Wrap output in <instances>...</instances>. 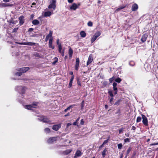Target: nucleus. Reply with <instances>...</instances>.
<instances>
[{
  "instance_id": "obj_1",
  "label": "nucleus",
  "mask_w": 158,
  "mask_h": 158,
  "mask_svg": "<svg viewBox=\"0 0 158 158\" xmlns=\"http://www.w3.org/2000/svg\"><path fill=\"white\" fill-rule=\"evenodd\" d=\"M29 69L28 67L22 68L18 69V72L15 73V75L18 76H20L22 75V73H25Z\"/></svg>"
},
{
  "instance_id": "obj_2",
  "label": "nucleus",
  "mask_w": 158,
  "mask_h": 158,
  "mask_svg": "<svg viewBox=\"0 0 158 158\" xmlns=\"http://www.w3.org/2000/svg\"><path fill=\"white\" fill-rule=\"evenodd\" d=\"M56 0H51L50 4L48 6V8L49 9H52L53 11L55 10L56 7Z\"/></svg>"
},
{
  "instance_id": "obj_3",
  "label": "nucleus",
  "mask_w": 158,
  "mask_h": 158,
  "mask_svg": "<svg viewBox=\"0 0 158 158\" xmlns=\"http://www.w3.org/2000/svg\"><path fill=\"white\" fill-rule=\"evenodd\" d=\"M101 33L99 31H98L95 33L91 39V42L93 43L101 35Z\"/></svg>"
},
{
  "instance_id": "obj_4",
  "label": "nucleus",
  "mask_w": 158,
  "mask_h": 158,
  "mask_svg": "<svg viewBox=\"0 0 158 158\" xmlns=\"http://www.w3.org/2000/svg\"><path fill=\"white\" fill-rule=\"evenodd\" d=\"M37 104L36 103L32 104L31 105H27L24 106V108L29 110H33V108H36Z\"/></svg>"
},
{
  "instance_id": "obj_5",
  "label": "nucleus",
  "mask_w": 158,
  "mask_h": 158,
  "mask_svg": "<svg viewBox=\"0 0 158 158\" xmlns=\"http://www.w3.org/2000/svg\"><path fill=\"white\" fill-rule=\"evenodd\" d=\"M80 5V3L78 4L75 3H73L70 7V9L71 10H75L77 8H78L79 6Z\"/></svg>"
},
{
  "instance_id": "obj_6",
  "label": "nucleus",
  "mask_w": 158,
  "mask_h": 158,
  "mask_svg": "<svg viewBox=\"0 0 158 158\" xmlns=\"http://www.w3.org/2000/svg\"><path fill=\"white\" fill-rule=\"evenodd\" d=\"M142 118L143 119L142 122L143 124L145 126L148 125V121L147 118L144 115L142 114Z\"/></svg>"
},
{
  "instance_id": "obj_7",
  "label": "nucleus",
  "mask_w": 158,
  "mask_h": 158,
  "mask_svg": "<svg viewBox=\"0 0 158 158\" xmlns=\"http://www.w3.org/2000/svg\"><path fill=\"white\" fill-rule=\"evenodd\" d=\"M40 119L41 121L44 122L51 124L50 123V121L49 120V119H48V118H46L44 117V116H43L42 117H41L40 118Z\"/></svg>"
},
{
  "instance_id": "obj_8",
  "label": "nucleus",
  "mask_w": 158,
  "mask_h": 158,
  "mask_svg": "<svg viewBox=\"0 0 158 158\" xmlns=\"http://www.w3.org/2000/svg\"><path fill=\"white\" fill-rule=\"evenodd\" d=\"M56 140V138L55 137H51L48 139L47 142L49 143H52L54 142Z\"/></svg>"
},
{
  "instance_id": "obj_9",
  "label": "nucleus",
  "mask_w": 158,
  "mask_h": 158,
  "mask_svg": "<svg viewBox=\"0 0 158 158\" xmlns=\"http://www.w3.org/2000/svg\"><path fill=\"white\" fill-rule=\"evenodd\" d=\"M18 44L21 45L30 46L34 45L35 44V43L32 42H23L21 43H18Z\"/></svg>"
},
{
  "instance_id": "obj_10",
  "label": "nucleus",
  "mask_w": 158,
  "mask_h": 158,
  "mask_svg": "<svg viewBox=\"0 0 158 158\" xmlns=\"http://www.w3.org/2000/svg\"><path fill=\"white\" fill-rule=\"evenodd\" d=\"M26 88L25 87H23L22 86H19L18 87L17 90L20 93H23L24 91L26 90Z\"/></svg>"
},
{
  "instance_id": "obj_11",
  "label": "nucleus",
  "mask_w": 158,
  "mask_h": 158,
  "mask_svg": "<svg viewBox=\"0 0 158 158\" xmlns=\"http://www.w3.org/2000/svg\"><path fill=\"white\" fill-rule=\"evenodd\" d=\"M61 127V125L60 124H59L57 125H53L52 126V129L56 131H58L59 129Z\"/></svg>"
},
{
  "instance_id": "obj_12",
  "label": "nucleus",
  "mask_w": 158,
  "mask_h": 158,
  "mask_svg": "<svg viewBox=\"0 0 158 158\" xmlns=\"http://www.w3.org/2000/svg\"><path fill=\"white\" fill-rule=\"evenodd\" d=\"M93 60V57L91 55H90L89 57L88 60L87 62V65L90 64L92 63Z\"/></svg>"
},
{
  "instance_id": "obj_13",
  "label": "nucleus",
  "mask_w": 158,
  "mask_h": 158,
  "mask_svg": "<svg viewBox=\"0 0 158 158\" xmlns=\"http://www.w3.org/2000/svg\"><path fill=\"white\" fill-rule=\"evenodd\" d=\"M53 38H51L49 39V44H48V45L49 47L50 48H52V49H54V46L52 45V42L53 40Z\"/></svg>"
},
{
  "instance_id": "obj_14",
  "label": "nucleus",
  "mask_w": 158,
  "mask_h": 158,
  "mask_svg": "<svg viewBox=\"0 0 158 158\" xmlns=\"http://www.w3.org/2000/svg\"><path fill=\"white\" fill-rule=\"evenodd\" d=\"M53 14V10L51 11H46L44 12V15L45 17L49 16Z\"/></svg>"
},
{
  "instance_id": "obj_15",
  "label": "nucleus",
  "mask_w": 158,
  "mask_h": 158,
  "mask_svg": "<svg viewBox=\"0 0 158 158\" xmlns=\"http://www.w3.org/2000/svg\"><path fill=\"white\" fill-rule=\"evenodd\" d=\"M79 58H77L76 59L75 68V69L76 70L78 69V68L79 64Z\"/></svg>"
},
{
  "instance_id": "obj_16",
  "label": "nucleus",
  "mask_w": 158,
  "mask_h": 158,
  "mask_svg": "<svg viewBox=\"0 0 158 158\" xmlns=\"http://www.w3.org/2000/svg\"><path fill=\"white\" fill-rule=\"evenodd\" d=\"M0 6L1 7H6L12 6H13V4H8L3 3L0 4Z\"/></svg>"
},
{
  "instance_id": "obj_17",
  "label": "nucleus",
  "mask_w": 158,
  "mask_h": 158,
  "mask_svg": "<svg viewBox=\"0 0 158 158\" xmlns=\"http://www.w3.org/2000/svg\"><path fill=\"white\" fill-rule=\"evenodd\" d=\"M138 8V6L136 4H134L131 8V10L133 11H135Z\"/></svg>"
},
{
  "instance_id": "obj_18",
  "label": "nucleus",
  "mask_w": 158,
  "mask_h": 158,
  "mask_svg": "<svg viewBox=\"0 0 158 158\" xmlns=\"http://www.w3.org/2000/svg\"><path fill=\"white\" fill-rule=\"evenodd\" d=\"M19 24L20 25H21L24 23L23 16H21L19 17Z\"/></svg>"
},
{
  "instance_id": "obj_19",
  "label": "nucleus",
  "mask_w": 158,
  "mask_h": 158,
  "mask_svg": "<svg viewBox=\"0 0 158 158\" xmlns=\"http://www.w3.org/2000/svg\"><path fill=\"white\" fill-rule=\"evenodd\" d=\"M82 153L80 151L77 150L75 154L74 157L80 156L82 155Z\"/></svg>"
},
{
  "instance_id": "obj_20",
  "label": "nucleus",
  "mask_w": 158,
  "mask_h": 158,
  "mask_svg": "<svg viewBox=\"0 0 158 158\" xmlns=\"http://www.w3.org/2000/svg\"><path fill=\"white\" fill-rule=\"evenodd\" d=\"M148 37V35L146 34L143 35L141 39V40L143 42L145 41L146 40L147 38Z\"/></svg>"
},
{
  "instance_id": "obj_21",
  "label": "nucleus",
  "mask_w": 158,
  "mask_h": 158,
  "mask_svg": "<svg viewBox=\"0 0 158 158\" xmlns=\"http://www.w3.org/2000/svg\"><path fill=\"white\" fill-rule=\"evenodd\" d=\"M73 50L72 49L70 48L69 50V57L71 58L72 57V54H73Z\"/></svg>"
},
{
  "instance_id": "obj_22",
  "label": "nucleus",
  "mask_w": 158,
  "mask_h": 158,
  "mask_svg": "<svg viewBox=\"0 0 158 158\" xmlns=\"http://www.w3.org/2000/svg\"><path fill=\"white\" fill-rule=\"evenodd\" d=\"M52 33L51 31H50L49 33L46 36V37L49 39V38L50 39L51 38H52Z\"/></svg>"
},
{
  "instance_id": "obj_23",
  "label": "nucleus",
  "mask_w": 158,
  "mask_h": 158,
  "mask_svg": "<svg viewBox=\"0 0 158 158\" xmlns=\"http://www.w3.org/2000/svg\"><path fill=\"white\" fill-rule=\"evenodd\" d=\"M125 6H120L117 9L115 10V12L117 13L120 10L124 8L125 7Z\"/></svg>"
},
{
  "instance_id": "obj_24",
  "label": "nucleus",
  "mask_w": 158,
  "mask_h": 158,
  "mask_svg": "<svg viewBox=\"0 0 158 158\" xmlns=\"http://www.w3.org/2000/svg\"><path fill=\"white\" fill-rule=\"evenodd\" d=\"M32 23L34 25H36L39 23V22L36 19H35L32 21Z\"/></svg>"
},
{
  "instance_id": "obj_25",
  "label": "nucleus",
  "mask_w": 158,
  "mask_h": 158,
  "mask_svg": "<svg viewBox=\"0 0 158 158\" xmlns=\"http://www.w3.org/2000/svg\"><path fill=\"white\" fill-rule=\"evenodd\" d=\"M81 36V37H85L86 36V33L84 31H82L80 33Z\"/></svg>"
},
{
  "instance_id": "obj_26",
  "label": "nucleus",
  "mask_w": 158,
  "mask_h": 158,
  "mask_svg": "<svg viewBox=\"0 0 158 158\" xmlns=\"http://www.w3.org/2000/svg\"><path fill=\"white\" fill-rule=\"evenodd\" d=\"M72 150L71 149H69L67 150L64 152V153L65 155H67L70 153L72 151Z\"/></svg>"
},
{
  "instance_id": "obj_27",
  "label": "nucleus",
  "mask_w": 158,
  "mask_h": 158,
  "mask_svg": "<svg viewBox=\"0 0 158 158\" xmlns=\"http://www.w3.org/2000/svg\"><path fill=\"white\" fill-rule=\"evenodd\" d=\"M73 106L71 105L69 106L68 108H67L66 109H65L64 110V112H66L68 110H69L71 108H72L73 107Z\"/></svg>"
},
{
  "instance_id": "obj_28",
  "label": "nucleus",
  "mask_w": 158,
  "mask_h": 158,
  "mask_svg": "<svg viewBox=\"0 0 158 158\" xmlns=\"http://www.w3.org/2000/svg\"><path fill=\"white\" fill-rule=\"evenodd\" d=\"M44 131L46 133H49L50 130L48 128H46L44 129Z\"/></svg>"
},
{
  "instance_id": "obj_29",
  "label": "nucleus",
  "mask_w": 158,
  "mask_h": 158,
  "mask_svg": "<svg viewBox=\"0 0 158 158\" xmlns=\"http://www.w3.org/2000/svg\"><path fill=\"white\" fill-rule=\"evenodd\" d=\"M107 150L106 149H104L103 152H102V154L103 157H104L106 155V152Z\"/></svg>"
},
{
  "instance_id": "obj_30",
  "label": "nucleus",
  "mask_w": 158,
  "mask_h": 158,
  "mask_svg": "<svg viewBox=\"0 0 158 158\" xmlns=\"http://www.w3.org/2000/svg\"><path fill=\"white\" fill-rule=\"evenodd\" d=\"M54 60H55L53 62L52 64H55L56 62H57L58 61V58L57 57H55L54 58Z\"/></svg>"
},
{
  "instance_id": "obj_31",
  "label": "nucleus",
  "mask_w": 158,
  "mask_h": 158,
  "mask_svg": "<svg viewBox=\"0 0 158 158\" xmlns=\"http://www.w3.org/2000/svg\"><path fill=\"white\" fill-rule=\"evenodd\" d=\"M87 25L88 26L92 27L93 26V23L90 21H89L87 23Z\"/></svg>"
},
{
  "instance_id": "obj_32",
  "label": "nucleus",
  "mask_w": 158,
  "mask_h": 158,
  "mask_svg": "<svg viewBox=\"0 0 158 158\" xmlns=\"http://www.w3.org/2000/svg\"><path fill=\"white\" fill-rule=\"evenodd\" d=\"M122 143H119L118 144V149H121L122 148Z\"/></svg>"
},
{
  "instance_id": "obj_33",
  "label": "nucleus",
  "mask_w": 158,
  "mask_h": 158,
  "mask_svg": "<svg viewBox=\"0 0 158 158\" xmlns=\"http://www.w3.org/2000/svg\"><path fill=\"white\" fill-rule=\"evenodd\" d=\"M108 93H109L110 96L112 97L114 96V95H113V93H112V91H111V90H109L108 91Z\"/></svg>"
},
{
  "instance_id": "obj_34",
  "label": "nucleus",
  "mask_w": 158,
  "mask_h": 158,
  "mask_svg": "<svg viewBox=\"0 0 158 158\" xmlns=\"http://www.w3.org/2000/svg\"><path fill=\"white\" fill-rule=\"evenodd\" d=\"M141 118L140 117H138L137 118L136 120V122L138 123L141 121Z\"/></svg>"
},
{
  "instance_id": "obj_35",
  "label": "nucleus",
  "mask_w": 158,
  "mask_h": 158,
  "mask_svg": "<svg viewBox=\"0 0 158 158\" xmlns=\"http://www.w3.org/2000/svg\"><path fill=\"white\" fill-rule=\"evenodd\" d=\"M121 79L119 78H118L115 80V81L116 82L118 83H120L121 82Z\"/></svg>"
},
{
  "instance_id": "obj_36",
  "label": "nucleus",
  "mask_w": 158,
  "mask_h": 158,
  "mask_svg": "<svg viewBox=\"0 0 158 158\" xmlns=\"http://www.w3.org/2000/svg\"><path fill=\"white\" fill-rule=\"evenodd\" d=\"M131 148H129L128 149H127V155L126 157L127 156V155L131 151Z\"/></svg>"
},
{
  "instance_id": "obj_37",
  "label": "nucleus",
  "mask_w": 158,
  "mask_h": 158,
  "mask_svg": "<svg viewBox=\"0 0 158 158\" xmlns=\"http://www.w3.org/2000/svg\"><path fill=\"white\" fill-rule=\"evenodd\" d=\"M58 48H59V52L60 53H61L62 52V47L61 45H60L58 46Z\"/></svg>"
},
{
  "instance_id": "obj_38",
  "label": "nucleus",
  "mask_w": 158,
  "mask_h": 158,
  "mask_svg": "<svg viewBox=\"0 0 158 158\" xmlns=\"http://www.w3.org/2000/svg\"><path fill=\"white\" fill-rule=\"evenodd\" d=\"M124 142L125 143L129 142H130V139L128 138H126L124 139Z\"/></svg>"
},
{
  "instance_id": "obj_39",
  "label": "nucleus",
  "mask_w": 158,
  "mask_h": 158,
  "mask_svg": "<svg viewBox=\"0 0 158 158\" xmlns=\"http://www.w3.org/2000/svg\"><path fill=\"white\" fill-rule=\"evenodd\" d=\"M120 101H121L120 100H118L117 102H115L114 105H119V103Z\"/></svg>"
},
{
  "instance_id": "obj_40",
  "label": "nucleus",
  "mask_w": 158,
  "mask_h": 158,
  "mask_svg": "<svg viewBox=\"0 0 158 158\" xmlns=\"http://www.w3.org/2000/svg\"><path fill=\"white\" fill-rule=\"evenodd\" d=\"M73 82L72 81H70L69 85V87H71L72 86Z\"/></svg>"
},
{
  "instance_id": "obj_41",
  "label": "nucleus",
  "mask_w": 158,
  "mask_h": 158,
  "mask_svg": "<svg viewBox=\"0 0 158 158\" xmlns=\"http://www.w3.org/2000/svg\"><path fill=\"white\" fill-rule=\"evenodd\" d=\"M108 140H109V139L107 140H105L104 141V142L102 144V145H104L106 143L108 142Z\"/></svg>"
},
{
  "instance_id": "obj_42",
  "label": "nucleus",
  "mask_w": 158,
  "mask_h": 158,
  "mask_svg": "<svg viewBox=\"0 0 158 158\" xmlns=\"http://www.w3.org/2000/svg\"><path fill=\"white\" fill-rule=\"evenodd\" d=\"M113 102V98H111L110 100V102L112 104V103Z\"/></svg>"
},
{
  "instance_id": "obj_43",
  "label": "nucleus",
  "mask_w": 158,
  "mask_h": 158,
  "mask_svg": "<svg viewBox=\"0 0 158 158\" xmlns=\"http://www.w3.org/2000/svg\"><path fill=\"white\" fill-rule=\"evenodd\" d=\"M59 39H57V44L58 46H59L60 45H61V44L59 43Z\"/></svg>"
},
{
  "instance_id": "obj_44",
  "label": "nucleus",
  "mask_w": 158,
  "mask_h": 158,
  "mask_svg": "<svg viewBox=\"0 0 158 158\" xmlns=\"http://www.w3.org/2000/svg\"><path fill=\"white\" fill-rule=\"evenodd\" d=\"M158 145V143H154L150 144V146H151L152 145Z\"/></svg>"
},
{
  "instance_id": "obj_45",
  "label": "nucleus",
  "mask_w": 158,
  "mask_h": 158,
  "mask_svg": "<svg viewBox=\"0 0 158 158\" xmlns=\"http://www.w3.org/2000/svg\"><path fill=\"white\" fill-rule=\"evenodd\" d=\"M18 27L15 28L13 30V32H16L17 31V30H18Z\"/></svg>"
},
{
  "instance_id": "obj_46",
  "label": "nucleus",
  "mask_w": 158,
  "mask_h": 158,
  "mask_svg": "<svg viewBox=\"0 0 158 158\" xmlns=\"http://www.w3.org/2000/svg\"><path fill=\"white\" fill-rule=\"evenodd\" d=\"M84 124V121L83 119H82L81 120V125H83Z\"/></svg>"
},
{
  "instance_id": "obj_47",
  "label": "nucleus",
  "mask_w": 158,
  "mask_h": 158,
  "mask_svg": "<svg viewBox=\"0 0 158 158\" xmlns=\"http://www.w3.org/2000/svg\"><path fill=\"white\" fill-rule=\"evenodd\" d=\"M114 80V77H113L111 78H110L109 79V81L110 83L112 82Z\"/></svg>"
},
{
  "instance_id": "obj_48",
  "label": "nucleus",
  "mask_w": 158,
  "mask_h": 158,
  "mask_svg": "<svg viewBox=\"0 0 158 158\" xmlns=\"http://www.w3.org/2000/svg\"><path fill=\"white\" fill-rule=\"evenodd\" d=\"M74 78V76L73 75L71 78V79L70 80V81H72L73 82V80Z\"/></svg>"
},
{
  "instance_id": "obj_49",
  "label": "nucleus",
  "mask_w": 158,
  "mask_h": 158,
  "mask_svg": "<svg viewBox=\"0 0 158 158\" xmlns=\"http://www.w3.org/2000/svg\"><path fill=\"white\" fill-rule=\"evenodd\" d=\"M117 85V84L115 82H114L113 84V87H116V85Z\"/></svg>"
},
{
  "instance_id": "obj_50",
  "label": "nucleus",
  "mask_w": 158,
  "mask_h": 158,
  "mask_svg": "<svg viewBox=\"0 0 158 158\" xmlns=\"http://www.w3.org/2000/svg\"><path fill=\"white\" fill-rule=\"evenodd\" d=\"M68 1L69 3H71L73 2V0H68Z\"/></svg>"
},
{
  "instance_id": "obj_51",
  "label": "nucleus",
  "mask_w": 158,
  "mask_h": 158,
  "mask_svg": "<svg viewBox=\"0 0 158 158\" xmlns=\"http://www.w3.org/2000/svg\"><path fill=\"white\" fill-rule=\"evenodd\" d=\"M84 101H83L82 102H81V108H82L83 106H84Z\"/></svg>"
},
{
  "instance_id": "obj_52",
  "label": "nucleus",
  "mask_w": 158,
  "mask_h": 158,
  "mask_svg": "<svg viewBox=\"0 0 158 158\" xmlns=\"http://www.w3.org/2000/svg\"><path fill=\"white\" fill-rule=\"evenodd\" d=\"M113 89L114 91H117V89L116 87H113Z\"/></svg>"
},
{
  "instance_id": "obj_53",
  "label": "nucleus",
  "mask_w": 158,
  "mask_h": 158,
  "mask_svg": "<svg viewBox=\"0 0 158 158\" xmlns=\"http://www.w3.org/2000/svg\"><path fill=\"white\" fill-rule=\"evenodd\" d=\"M33 30V29L32 28H30L28 30L29 31H32Z\"/></svg>"
},
{
  "instance_id": "obj_54",
  "label": "nucleus",
  "mask_w": 158,
  "mask_h": 158,
  "mask_svg": "<svg viewBox=\"0 0 158 158\" xmlns=\"http://www.w3.org/2000/svg\"><path fill=\"white\" fill-rule=\"evenodd\" d=\"M77 84L78 85H80V86H81V84L80 83V82L79 81H77Z\"/></svg>"
},
{
  "instance_id": "obj_55",
  "label": "nucleus",
  "mask_w": 158,
  "mask_h": 158,
  "mask_svg": "<svg viewBox=\"0 0 158 158\" xmlns=\"http://www.w3.org/2000/svg\"><path fill=\"white\" fill-rule=\"evenodd\" d=\"M3 1L4 2H7L10 1V0H3Z\"/></svg>"
},
{
  "instance_id": "obj_56",
  "label": "nucleus",
  "mask_w": 158,
  "mask_h": 158,
  "mask_svg": "<svg viewBox=\"0 0 158 158\" xmlns=\"http://www.w3.org/2000/svg\"><path fill=\"white\" fill-rule=\"evenodd\" d=\"M123 131V129H120L119 130V134H120L121 132Z\"/></svg>"
},
{
  "instance_id": "obj_57",
  "label": "nucleus",
  "mask_w": 158,
  "mask_h": 158,
  "mask_svg": "<svg viewBox=\"0 0 158 158\" xmlns=\"http://www.w3.org/2000/svg\"><path fill=\"white\" fill-rule=\"evenodd\" d=\"M17 23H18V21H13V23L15 24H16Z\"/></svg>"
},
{
  "instance_id": "obj_58",
  "label": "nucleus",
  "mask_w": 158,
  "mask_h": 158,
  "mask_svg": "<svg viewBox=\"0 0 158 158\" xmlns=\"http://www.w3.org/2000/svg\"><path fill=\"white\" fill-rule=\"evenodd\" d=\"M135 129H136L135 127V126H133L132 127V129L133 130H135Z\"/></svg>"
},
{
  "instance_id": "obj_59",
  "label": "nucleus",
  "mask_w": 158,
  "mask_h": 158,
  "mask_svg": "<svg viewBox=\"0 0 158 158\" xmlns=\"http://www.w3.org/2000/svg\"><path fill=\"white\" fill-rule=\"evenodd\" d=\"M61 53V55L62 56H64V51H63L62 52H61V53Z\"/></svg>"
},
{
  "instance_id": "obj_60",
  "label": "nucleus",
  "mask_w": 158,
  "mask_h": 158,
  "mask_svg": "<svg viewBox=\"0 0 158 158\" xmlns=\"http://www.w3.org/2000/svg\"><path fill=\"white\" fill-rule=\"evenodd\" d=\"M69 114H69V113H68L67 114H65V115H64V116H65V117H66V116H68L69 115Z\"/></svg>"
},
{
  "instance_id": "obj_61",
  "label": "nucleus",
  "mask_w": 158,
  "mask_h": 158,
  "mask_svg": "<svg viewBox=\"0 0 158 158\" xmlns=\"http://www.w3.org/2000/svg\"><path fill=\"white\" fill-rule=\"evenodd\" d=\"M71 125V124L70 123H68L67 124V126H69L70 125Z\"/></svg>"
},
{
  "instance_id": "obj_62",
  "label": "nucleus",
  "mask_w": 158,
  "mask_h": 158,
  "mask_svg": "<svg viewBox=\"0 0 158 158\" xmlns=\"http://www.w3.org/2000/svg\"><path fill=\"white\" fill-rule=\"evenodd\" d=\"M73 124L74 125H76V124H77V122H75L73 123Z\"/></svg>"
},
{
  "instance_id": "obj_63",
  "label": "nucleus",
  "mask_w": 158,
  "mask_h": 158,
  "mask_svg": "<svg viewBox=\"0 0 158 158\" xmlns=\"http://www.w3.org/2000/svg\"><path fill=\"white\" fill-rule=\"evenodd\" d=\"M108 106L107 105H105V108L106 109H107V108H108Z\"/></svg>"
},
{
  "instance_id": "obj_64",
  "label": "nucleus",
  "mask_w": 158,
  "mask_h": 158,
  "mask_svg": "<svg viewBox=\"0 0 158 158\" xmlns=\"http://www.w3.org/2000/svg\"><path fill=\"white\" fill-rule=\"evenodd\" d=\"M125 135L127 136V137H129V134H125Z\"/></svg>"
}]
</instances>
